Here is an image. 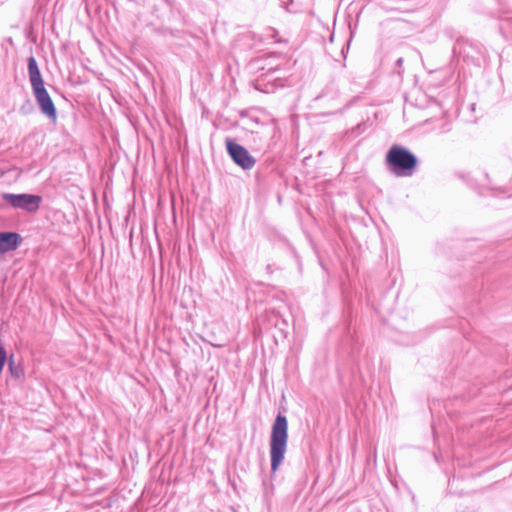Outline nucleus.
Masks as SVG:
<instances>
[{
  "label": "nucleus",
  "instance_id": "obj_5",
  "mask_svg": "<svg viewBox=\"0 0 512 512\" xmlns=\"http://www.w3.org/2000/svg\"><path fill=\"white\" fill-rule=\"evenodd\" d=\"M227 148L233 160L242 168L250 169L254 166L255 160L249 152L241 145L230 140L227 141Z\"/></svg>",
  "mask_w": 512,
  "mask_h": 512
},
{
  "label": "nucleus",
  "instance_id": "obj_7",
  "mask_svg": "<svg viewBox=\"0 0 512 512\" xmlns=\"http://www.w3.org/2000/svg\"><path fill=\"white\" fill-rule=\"evenodd\" d=\"M7 361V353L4 347L0 346V372L2 371L5 363Z\"/></svg>",
  "mask_w": 512,
  "mask_h": 512
},
{
  "label": "nucleus",
  "instance_id": "obj_3",
  "mask_svg": "<svg viewBox=\"0 0 512 512\" xmlns=\"http://www.w3.org/2000/svg\"><path fill=\"white\" fill-rule=\"evenodd\" d=\"M386 163L398 176L411 175L417 165V159L406 148L393 145L386 154Z\"/></svg>",
  "mask_w": 512,
  "mask_h": 512
},
{
  "label": "nucleus",
  "instance_id": "obj_6",
  "mask_svg": "<svg viewBox=\"0 0 512 512\" xmlns=\"http://www.w3.org/2000/svg\"><path fill=\"white\" fill-rule=\"evenodd\" d=\"M19 235L12 232H0V252L14 250L18 246Z\"/></svg>",
  "mask_w": 512,
  "mask_h": 512
},
{
  "label": "nucleus",
  "instance_id": "obj_1",
  "mask_svg": "<svg viewBox=\"0 0 512 512\" xmlns=\"http://www.w3.org/2000/svg\"><path fill=\"white\" fill-rule=\"evenodd\" d=\"M28 77L31 84L33 95L41 112L50 120L57 118L56 109L51 97L49 96L36 59L31 56L28 58Z\"/></svg>",
  "mask_w": 512,
  "mask_h": 512
},
{
  "label": "nucleus",
  "instance_id": "obj_4",
  "mask_svg": "<svg viewBox=\"0 0 512 512\" xmlns=\"http://www.w3.org/2000/svg\"><path fill=\"white\" fill-rule=\"evenodd\" d=\"M3 199L14 208L24 209L29 212L36 211L41 202V198L39 196L30 194L5 193L3 195Z\"/></svg>",
  "mask_w": 512,
  "mask_h": 512
},
{
  "label": "nucleus",
  "instance_id": "obj_8",
  "mask_svg": "<svg viewBox=\"0 0 512 512\" xmlns=\"http://www.w3.org/2000/svg\"><path fill=\"white\" fill-rule=\"evenodd\" d=\"M10 370H11V373L16 376V377H20V374H21V371L19 368L15 367L13 368L12 364L10 363Z\"/></svg>",
  "mask_w": 512,
  "mask_h": 512
},
{
  "label": "nucleus",
  "instance_id": "obj_2",
  "mask_svg": "<svg viewBox=\"0 0 512 512\" xmlns=\"http://www.w3.org/2000/svg\"><path fill=\"white\" fill-rule=\"evenodd\" d=\"M288 422L285 416L277 415L271 431L270 454L271 470L276 472L280 467L287 448Z\"/></svg>",
  "mask_w": 512,
  "mask_h": 512
}]
</instances>
